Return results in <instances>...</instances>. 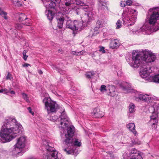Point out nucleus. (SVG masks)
<instances>
[{
  "label": "nucleus",
  "instance_id": "nucleus-30",
  "mask_svg": "<svg viewBox=\"0 0 159 159\" xmlns=\"http://www.w3.org/2000/svg\"><path fill=\"white\" fill-rule=\"evenodd\" d=\"M100 90L102 92H107V86L106 87L104 85H102L100 88Z\"/></svg>",
  "mask_w": 159,
  "mask_h": 159
},
{
  "label": "nucleus",
  "instance_id": "nucleus-23",
  "mask_svg": "<svg viewBox=\"0 0 159 159\" xmlns=\"http://www.w3.org/2000/svg\"><path fill=\"white\" fill-rule=\"evenodd\" d=\"M93 113L96 117L98 118H101L104 116L103 113L102 111H100L98 108L95 109L93 111Z\"/></svg>",
  "mask_w": 159,
  "mask_h": 159
},
{
  "label": "nucleus",
  "instance_id": "nucleus-56",
  "mask_svg": "<svg viewBox=\"0 0 159 159\" xmlns=\"http://www.w3.org/2000/svg\"><path fill=\"white\" fill-rule=\"evenodd\" d=\"M45 6H46L45 7H46V8H47V7L48 6V5L47 4H46Z\"/></svg>",
  "mask_w": 159,
  "mask_h": 159
},
{
  "label": "nucleus",
  "instance_id": "nucleus-10",
  "mask_svg": "<svg viewBox=\"0 0 159 159\" xmlns=\"http://www.w3.org/2000/svg\"><path fill=\"white\" fill-rule=\"evenodd\" d=\"M149 110L152 113V115L150 116V119L149 123L152 125V127L153 128L156 129L157 125V124L158 122L157 115L156 113L154 112L155 109L152 106L149 107Z\"/></svg>",
  "mask_w": 159,
  "mask_h": 159
},
{
  "label": "nucleus",
  "instance_id": "nucleus-50",
  "mask_svg": "<svg viewBox=\"0 0 159 159\" xmlns=\"http://www.w3.org/2000/svg\"><path fill=\"white\" fill-rule=\"evenodd\" d=\"M10 93L11 94H15V91H9V93Z\"/></svg>",
  "mask_w": 159,
  "mask_h": 159
},
{
  "label": "nucleus",
  "instance_id": "nucleus-25",
  "mask_svg": "<svg viewBox=\"0 0 159 159\" xmlns=\"http://www.w3.org/2000/svg\"><path fill=\"white\" fill-rule=\"evenodd\" d=\"M149 82L152 81L156 83H159V75H157L154 77H149V78L147 79Z\"/></svg>",
  "mask_w": 159,
  "mask_h": 159
},
{
  "label": "nucleus",
  "instance_id": "nucleus-59",
  "mask_svg": "<svg viewBox=\"0 0 159 159\" xmlns=\"http://www.w3.org/2000/svg\"><path fill=\"white\" fill-rule=\"evenodd\" d=\"M22 5V4H20V6H21Z\"/></svg>",
  "mask_w": 159,
  "mask_h": 159
},
{
  "label": "nucleus",
  "instance_id": "nucleus-7",
  "mask_svg": "<svg viewBox=\"0 0 159 159\" xmlns=\"http://www.w3.org/2000/svg\"><path fill=\"white\" fill-rule=\"evenodd\" d=\"M26 141V137L25 136L20 137L18 139L16 143L14 146L12 152L14 154L19 153L20 149L25 147Z\"/></svg>",
  "mask_w": 159,
  "mask_h": 159
},
{
  "label": "nucleus",
  "instance_id": "nucleus-4",
  "mask_svg": "<svg viewBox=\"0 0 159 159\" xmlns=\"http://www.w3.org/2000/svg\"><path fill=\"white\" fill-rule=\"evenodd\" d=\"M137 12L135 10L126 8L122 14L124 24L128 26L134 24L136 21Z\"/></svg>",
  "mask_w": 159,
  "mask_h": 159
},
{
  "label": "nucleus",
  "instance_id": "nucleus-51",
  "mask_svg": "<svg viewBox=\"0 0 159 159\" xmlns=\"http://www.w3.org/2000/svg\"><path fill=\"white\" fill-rule=\"evenodd\" d=\"M38 72L39 74L40 75H41L43 74V72L41 70H39L38 71Z\"/></svg>",
  "mask_w": 159,
  "mask_h": 159
},
{
  "label": "nucleus",
  "instance_id": "nucleus-41",
  "mask_svg": "<svg viewBox=\"0 0 159 159\" xmlns=\"http://www.w3.org/2000/svg\"><path fill=\"white\" fill-rule=\"evenodd\" d=\"M63 150L67 154H70L73 152L72 150H69L68 148H64Z\"/></svg>",
  "mask_w": 159,
  "mask_h": 159
},
{
  "label": "nucleus",
  "instance_id": "nucleus-18",
  "mask_svg": "<svg viewBox=\"0 0 159 159\" xmlns=\"http://www.w3.org/2000/svg\"><path fill=\"white\" fill-rule=\"evenodd\" d=\"M138 98L141 100L144 101L148 102H150L152 98L149 95L146 94H140L139 95Z\"/></svg>",
  "mask_w": 159,
  "mask_h": 159
},
{
  "label": "nucleus",
  "instance_id": "nucleus-47",
  "mask_svg": "<svg viewBox=\"0 0 159 159\" xmlns=\"http://www.w3.org/2000/svg\"><path fill=\"white\" fill-rule=\"evenodd\" d=\"M0 93H9V91L7 89H2L0 90Z\"/></svg>",
  "mask_w": 159,
  "mask_h": 159
},
{
  "label": "nucleus",
  "instance_id": "nucleus-46",
  "mask_svg": "<svg viewBox=\"0 0 159 159\" xmlns=\"http://www.w3.org/2000/svg\"><path fill=\"white\" fill-rule=\"evenodd\" d=\"M27 109L29 111V112L32 115H34V113L33 111H32V110L31 108L30 107H28L27 108Z\"/></svg>",
  "mask_w": 159,
  "mask_h": 159
},
{
  "label": "nucleus",
  "instance_id": "nucleus-19",
  "mask_svg": "<svg viewBox=\"0 0 159 159\" xmlns=\"http://www.w3.org/2000/svg\"><path fill=\"white\" fill-rule=\"evenodd\" d=\"M127 128L135 136L137 135V132L135 130V125L134 123H130L126 125Z\"/></svg>",
  "mask_w": 159,
  "mask_h": 159
},
{
  "label": "nucleus",
  "instance_id": "nucleus-58",
  "mask_svg": "<svg viewBox=\"0 0 159 159\" xmlns=\"http://www.w3.org/2000/svg\"><path fill=\"white\" fill-rule=\"evenodd\" d=\"M23 0L24 1H26V0Z\"/></svg>",
  "mask_w": 159,
  "mask_h": 159
},
{
  "label": "nucleus",
  "instance_id": "nucleus-27",
  "mask_svg": "<svg viewBox=\"0 0 159 159\" xmlns=\"http://www.w3.org/2000/svg\"><path fill=\"white\" fill-rule=\"evenodd\" d=\"M135 105L132 103H130L129 106V110L130 113H133L135 111Z\"/></svg>",
  "mask_w": 159,
  "mask_h": 159
},
{
  "label": "nucleus",
  "instance_id": "nucleus-8",
  "mask_svg": "<svg viewBox=\"0 0 159 159\" xmlns=\"http://www.w3.org/2000/svg\"><path fill=\"white\" fill-rule=\"evenodd\" d=\"M58 118V116L57 115L52 116L50 117V119L52 121H55L57 120ZM60 118L61 121L60 124L63 125V127H66L68 125L69 123V119L66 115L65 114L64 111L62 112L61 114L60 117H59V119Z\"/></svg>",
  "mask_w": 159,
  "mask_h": 159
},
{
  "label": "nucleus",
  "instance_id": "nucleus-48",
  "mask_svg": "<svg viewBox=\"0 0 159 159\" xmlns=\"http://www.w3.org/2000/svg\"><path fill=\"white\" fill-rule=\"evenodd\" d=\"M120 5L121 7H125L126 6L125 2V1H122L120 3Z\"/></svg>",
  "mask_w": 159,
  "mask_h": 159
},
{
  "label": "nucleus",
  "instance_id": "nucleus-5",
  "mask_svg": "<svg viewBox=\"0 0 159 159\" xmlns=\"http://www.w3.org/2000/svg\"><path fill=\"white\" fill-rule=\"evenodd\" d=\"M50 143L45 140L43 142L42 146L43 149H45L47 153L43 159H59L57 152L54 150L53 148L51 147Z\"/></svg>",
  "mask_w": 159,
  "mask_h": 159
},
{
  "label": "nucleus",
  "instance_id": "nucleus-28",
  "mask_svg": "<svg viewBox=\"0 0 159 159\" xmlns=\"http://www.w3.org/2000/svg\"><path fill=\"white\" fill-rule=\"evenodd\" d=\"M85 52L83 50L79 52L72 51L71 54L75 55H81L84 53Z\"/></svg>",
  "mask_w": 159,
  "mask_h": 159
},
{
  "label": "nucleus",
  "instance_id": "nucleus-53",
  "mask_svg": "<svg viewBox=\"0 0 159 159\" xmlns=\"http://www.w3.org/2000/svg\"><path fill=\"white\" fill-rule=\"evenodd\" d=\"M30 159H38V158H35V157H32L30 158Z\"/></svg>",
  "mask_w": 159,
  "mask_h": 159
},
{
  "label": "nucleus",
  "instance_id": "nucleus-35",
  "mask_svg": "<svg viewBox=\"0 0 159 159\" xmlns=\"http://www.w3.org/2000/svg\"><path fill=\"white\" fill-rule=\"evenodd\" d=\"M109 156L110 157V159H117V157L112 154V152H108Z\"/></svg>",
  "mask_w": 159,
  "mask_h": 159
},
{
  "label": "nucleus",
  "instance_id": "nucleus-17",
  "mask_svg": "<svg viewBox=\"0 0 159 159\" xmlns=\"http://www.w3.org/2000/svg\"><path fill=\"white\" fill-rule=\"evenodd\" d=\"M108 95L113 97L117 95V92L116 91V88L114 86L109 85L107 86V92Z\"/></svg>",
  "mask_w": 159,
  "mask_h": 159
},
{
  "label": "nucleus",
  "instance_id": "nucleus-38",
  "mask_svg": "<svg viewBox=\"0 0 159 159\" xmlns=\"http://www.w3.org/2000/svg\"><path fill=\"white\" fill-rule=\"evenodd\" d=\"M76 4L78 5H80L81 6H83L84 3L81 0H76L75 2Z\"/></svg>",
  "mask_w": 159,
  "mask_h": 159
},
{
  "label": "nucleus",
  "instance_id": "nucleus-44",
  "mask_svg": "<svg viewBox=\"0 0 159 159\" xmlns=\"http://www.w3.org/2000/svg\"><path fill=\"white\" fill-rule=\"evenodd\" d=\"M134 143L135 144L138 145H140L141 144V142L137 139H135Z\"/></svg>",
  "mask_w": 159,
  "mask_h": 159
},
{
  "label": "nucleus",
  "instance_id": "nucleus-12",
  "mask_svg": "<svg viewBox=\"0 0 159 159\" xmlns=\"http://www.w3.org/2000/svg\"><path fill=\"white\" fill-rule=\"evenodd\" d=\"M64 142L65 144L68 146H77L79 147L80 146V143L76 139H74L72 138L69 139L68 140L67 139H65Z\"/></svg>",
  "mask_w": 159,
  "mask_h": 159
},
{
  "label": "nucleus",
  "instance_id": "nucleus-31",
  "mask_svg": "<svg viewBox=\"0 0 159 159\" xmlns=\"http://www.w3.org/2000/svg\"><path fill=\"white\" fill-rule=\"evenodd\" d=\"M7 13L6 12L4 11L0 8V15L3 16V17L5 19H7V17L6 16Z\"/></svg>",
  "mask_w": 159,
  "mask_h": 159
},
{
  "label": "nucleus",
  "instance_id": "nucleus-36",
  "mask_svg": "<svg viewBox=\"0 0 159 159\" xmlns=\"http://www.w3.org/2000/svg\"><path fill=\"white\" fill-rule=\"evenodd\" d=\"M116 29H119L120 28L121 26V21L119 20L117 21L116 23Z\"/></svg>",
  "mask_w": 159,
  "mask_h": 159
},
{
  "label": "nucleus",
  "instance_id": "nucleus-13",
  "mask_svg": "<svg viewBox=\"0 0 159 159\" xmlns=\"http://www.w3.org/2000/svg\"><path fill=\"white\" fill-rule=\"evenodd\" d=\"M20 21H23L22 24L26 25H30V23L26 15L23 13H20L18 17Z\"/></svg>",
  "mask_w": 159,
  "mask_h": 159
},
{
  "label": "nucleus",
  "instance_id": "nucleus-33",
  "mask_svg": "<svg viewBox=\"0 0 159 159\" xmlns=\"http://www.w3.org/2000/svg\"><path fill=\"white\" fill-rule=\"evenodd\" d=\"M55 2L51 0L49 4V7L50 8H54L56 6Z\"/></svg>",
  "mask_w": 159,
  "mask_h": 159
},
{
  "label": "nucleus",
  "instance_id": "nucleus-29",
  "mask_svg": "<svg viewBox=\"0 0 159 159\" xmlns=\"http://www.w3.org/2000/svg\"><path fill=\"white\" fill-rule=\"evenodd\" d=\"M95 74V73L93 72H90L87 73L85 74V76L86 78L88 79L91 78Z\"/></svg>",
  "mask_w": 159,
  "mask_h": 159
},
{
  "label": "nucleus",
  "instance_id": "nucleus-6",
  "mask_svg": "<svg viewBox=\"0 0 159 159\" xmlns=\"http://www.w3.org/2000/svg\"><path fill=\"white\" fill-rule=\"evenodd\" d=\"M43 102L45 105L44 109L48 114L55 112L58 107V104L49 97L45 98Z\"/></svg>",
  "mask_w": 159,
  "mask_h": 159
},
{
  "label": "nucleus",
  "instance_id": "nucleus-60",
  "mask_svg": "<svg viewBox=\"0 0 159 159\" xmlns=\"http://www.w3.org/2000/svg\"><path fill=\"white\" fill-rule=\"evenodd\" d=\"M55 1H56L57 0H55Z\"/></svg>",
  "mask_w": 159,
  "mask_h": 159
},
{
  "label": "nucleus",
  "instance_id": "nucleus-21",
  "mask_svg": "<svg viewBox=\"0 0 159 159\" xmlns=\"http://www.w3.org/2000/svg\"><path fill=\"white\" fill-rule=\"evenodd\" d=\"M120 44L119 40L118 39H115L113 40L110 43V46L111 48L114 49L118 48Z\"/></svg>",
  "mask_w": 159,
  "mask_h": 159
},
{
  "label": "nucleus",
  "instance_id": "nucleus-45",
  "mask_svg": "<svg viewBox=\"0 0 159 159\" xmlns=\"http://www.w3.org/2000/svg\"><path fill=\"white\" fill-rule=\"evenodd\" d=\"M99 51L100 52H102V53H104L105 52L104 48L103 47H100Z\"/></svg>",
  "mask_w": 159,
  "mask_h": 159
},
{
  "label": "nucleus",
  "instance_id": "nucleus-24",
  "mask_svg": "<svg viewBox=\"0 0 159 159\" xmlns=\"http://www.w3.org/2000/svg\"><path fill=\"white\" fill-rule=\"evenodd\" d=\"M45 14L47 16L48 19L49 20H52L54 16V13L50 10H46L45 11Z\"/></svg>",
  "mask_w": 159,
  "mask_h": 159
},
{
  "label": "nucleus",
  "instance_id": "nucleus-11",
  "mask_svg": "<svg viewBox=\"0 0 159 159\" xmlns=\"http://www.w3.org/2000/svg\"><path fill=\"white\" fill-rule=\"evenodd\" d=\"M81 23L78 21L75 20L72 21L70 20H68L66 22V27L74 31L78 30L82 26Z\"/></svg>",
  "mask_w": 159,
  "mask_h": 159
},
{
  "label": "nucleus",
  "instance_id": "nucleus-39",
  "mask_svg": "<svg viewBox=\"0 0 159 159\" xmlns=\"http://www.w3.org/2000/svg\"><path fill=\"white\" fill-rule=\"evenodd\" d=\"M83 7L82 8V9L84 11H89V6L88 5H86L84 3V4L83 6Z\"/></svg>",
  "mask_w": 159,
  "mask_h": 159
},
{
  "label": "nucleus",
  "instance_id": "nucleus-22",
  "mask_svg": "<svg viewBox=\"0 0 159 159\" xmlns=\"http://www.w3.org/2000/svg\"><path fill=\"white\" fill-rule=\"evenodd\" d=\"M61 2H63V5L69 7L75 3L76 0H61Z\"/></svg>",
  "mask_w": 159,
  "mask_h": 159
},
{
  "label": "nucleus",
  "instance_id": "nucleus-55",
  "mask_svg": "<svg viewBox=\"0 0 159 159\" xmlns=\"http://www.w3.org/2000/svg\"><path fill=\"white\" fill-rule=\"evenodd\" d=\"M12 2L14 4H15V0H12Z\"/></svg>",
  "mask_w": 159,
  "mask_h": 159
},
{
  "label": "nucleus",
  "instance_id": "nucleus-20",
  "mask_svg": "<svg viewBox=\"0 0 159 159\" xmlns=\"http://www.w3.org/2000/svg\"><path fill=\"white\" fill-rule=\"evenodd\" d=\"M93 16L92 12L89 11V12L85 13L82 17V19L84 21L86 22L88 20L92 19Z\"/></svg>",
  "mask_w": 159,
  "mask_h": 159
},
{
  "label": "nucleus",
  "instance_id": "nucleus-14",
  "mask_svg": "<svg viewBox=\"0 0 159 159\" xmlns=\"http://www.w3.org/2000/svg\"><path fill=\"white\" fill-rule=\"evenodd\" d=\"M120 87L124 93H126L131 92L130 85L128 83L124 82L122 84Z\"/></svg>",
  "mask_w": 159,
  "mask_h": 159
},
{
  "label": "nucleus",
  "instance_id": "nucleus-40",
  "mask_svg": "<svg viewBox=\"0 0 159 159\" xmlns=\"http://www.w3.org/2000/svg\"><path fill=\"white\" fill-rule=\"evenodd\" d=\"M12 75L9 73H8L6 77V79L7 80H11L12 79Z\"/></svg>",
  "mask_w": 159,
  "mask_h": 159
},
{
  "label": "nucleus",
  "instance_id": "nucleus-9",
  "mask_svg": "<svg viewBox=\"0 0 159 159\" xmlns=\"http://www.w3.org/2000/svg\"><path fill=\"white\" fill-rule=\"evenodd\" d=\"M147 63H146L140 66L141 68L139 74L141 77L143 78H146L149 76L150 74L152 72L151 67L148 65Z\"/></svg>",
  "mask_w": 159,
  "mask_h": 159
},
{
  "label": "nucleus",
  "instance_id": "nucleus-3",
  "mask_svg": "<svg viewBox=\"0 0 159 159\" xmlns=\"http://www.w3.org/2000/svg\"><path fill=\"white\" fill-rule=\"evenodd\" d=\"M148 22L149 24H144L138 31L139 32H145L146 34H149L152 31L150 25H153L156 22L157 20L159 18V12L156 9H151L149 10L148 13Z\"/></svg>",
  "mask_w": 159,
  "mask_h": 159
},
{
  "label": "nucleus",
  "instance_id": "nucleus-49",
  "mask_svg": "<svg viewBox=\"0 0 159 159\" xmlns=\"http://www.w3.org/2000/svg\"><path fill=\"white\" fill-rule=\"evenodd\" d=\"M28 66H31L30 65L26 63H25L23 65V67H28Z\"/></svg>",
  "mask_w": 159,
  "mask_h": 159
},
{
  "label": "nucleus",
  "instance_id": "nucleus-54",
  "mask_svg": "<svg viewBox=\"0 0 159 159\" xmlns=\"http://www.w3.org/2000/svg\"><path fill=\"white\" fill-rule=\"evenodd\" d=\"M131 159H142H142H139L138 157H135L134 158H132Z\"/></svg>",
  "mask_w": 159,
  "mask_h": 159
},
{
  "label": "nucleus",
  "instance_id": "nucleus-1",
  "mask_svg": "<svg viewBox=\"0 0 159 159\" xmlns=\"http://www.w3.org/2000/svg\"><path fill=\"white\" fill-rule=\"evenodd\" d=\"M19 126L13 118L6 119L0 132V141L5 143L8 142L15 138L19 133Z\"/></svg>",
  "mask_w": 159,
  "mask_h": 159
},
{
  "label": "nucleus",
  "instance_id": "nucleus-37",
  "mask_svg": "<svg viewBox=\"0 0 159 159\" xmlns=\"http://www.w3.org/2000/svg\"><path fill=\"white\" fill-rule=\"evenodd\" d=\"M27 52V50H24L23 51V59L25 61L27 60V59L28 57V56L26 55V53Z\"/></svg>",
  "mask_w": 159,
  "mask_h": 159
},
{
  "label": "nucleus",
  "instance_id": "nucleus-2",
  "mask_svg": "<svg viewBox=\"0 0 159 159\" xmlns=\"http://www.w3.org/2000/svg\"><path fill=\"white\" fill-rule=\"evenodd\" d=\"M143 55H141L136 52H133L132 55V61L129 63L130 65L135 68L141 66L146 63H150L153 62L156 58L155 54L149 51L144 50L143 51Z\"/></svg>",
  "mask_w": 159,
  "mask_h": 159
},
{
  "label": "nucleus",
  "instance_id": "nucleus-16",
  "mask_svg": "<svg viewBox=\"0 0 159 159\" xmlns=\"http://www.w3.org/2000/svg\"><path fill=\"white\" fill-rule=\"evenodd\" d=\"M74 127L73 126H70L68 128L67 134H65V139L69 140V139L72 138L74 133Z\"/></svg>",
  "mask_w": 159,
  "mask_h": 159
},
{
  "label": "nucleus",
  "instance_id": "nucleus-32",
  "mask_svg": "<svg viewBox=\"0 0 159 159\" xmlns=\"http://www.w3.org/2000/svg\"><path fill=\"white\" fill-rule=\"evenodd\" d=\"M52 67L53 69H55L56 70L58 71L60 74H62L63 73V72L62 70L57 68L55 65H52Z\"/></svg>",
  "mask_w": 159,
  "mask_h": 159
},
{
  "label": "nucleus",
  "instance_id": "nucleus-26",
  "mask_svg": "<svg viewBox=\"0 0 159 159\" xmlns=\"http://www.w3.org/2000/svg\"><path fill=\"white\" fill-rule=\"evenodd\" d=\"M57 26L59 29L61 28L63 26L64 19L63 18H60L57 20Z\"/></svg>",
  "mask_w": 159,
  "mask_h": 159
},
{
  "label": "nucleus",
  "instance_id": "nucleus-57",
  "mask_svg": "<svg viewBox=\"0 0 159 159\" xmlns=\"http://www.w3.org/2000/svg\"><path fill=\"white\" fill-rule=\"evenodd\" d=\"M157 29V30H159V28H158Z\"/></svg>",
  "mask_w": 159,
  "mask_h": 159
},
{
  "label": "nucleus",
  "instance_id": "nucleus-52",
  "mask_svg": "<svg viewBox=\"0 0 159 159\" xmlns=\"http://www.w3.org/2000/svg\"><path fill=\"white\" fill-rule=\"evenodd\" d=\"M58 52L59 53H61L62 52V50L61 49L58 50Z\"/></svg>",
  "mask_w": 159,
  "mask_h": 159
},
{
  "label": "nucleus",
  "instance_id": "nucleus-42",
  "mask_svg": "<svg viewBox=\"0 0 159 159\" xmlns=\"http://www.w3.org/2000/svg\"><path fill=\"white\" fill-rule=\"evenodd\" d=\"M132 3V1L131 0H128L125 2L126 5L130 6Z\"/></svg>",
  "mask_w": 159,
  "mask_h": 159
},
{
  "label": "nucleus",
  "instance_id": "nucleus-15",
  "mask_svg": "<svg viewBox=\"0 0 159 159\" xmlns=\"http://www.w3.org/2000/svg\"><path fill=\"white\" fill-rule=\"evenodd\" d=\"M128 157H130L131 159L134 158L135 157H138L139 159H142V157L141 155L138 152V151L135 148H133L129 152Z\"/></svg>",
  "mask_w": 159,
  "mask_h": 159
},
{
  "label": "nucleus",
  "instance_id": "nucleus-34",
  "mask_svg": "<svg viewBox=\"0 0 159 159\" xmlns=\"http://www.w3.org/2000/svg\"><path fill=\"white\" fill-rule=\"evenodd\" d=\"M23 98L25 100L26 102H29V98L28 97L27 95L25 93H21Z\"/></svg>",
  "mask_w": 159,
  "mask_h": 159
},
{
  "label": "nucleus",
  "instance_id": "nucleus-43",
  "mask_svg": "<svg viewBox=\"0 0 159 159\" xmlns=\"http://www.w3.org/2000/svg\"><path fill=\"white\" fill-rule=\"evenodd\" d=\"M22 27V25L21 24H17L16 26V28L19 30L21 29Z\"/></svg>",
  "mask_w": 159,
  "mask_h": 159
}]
</instances>
